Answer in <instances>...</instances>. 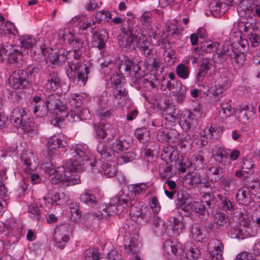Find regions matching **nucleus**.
<instances>
[{
	"label": "nucleus",
	"instance_id": "f257e3e1",
	"mask_svg": "<svg viewBox=\"0 0 260 260\" xmlns=\"http://www.w3.org/2000/svg\"><path fill=\"white\" fill-rule=\"evenodd\" d=\"M70 153L72 157L64 166L51 170L49 180L52 184L62 182L64 186H71L80 182L78 173L84 171V160L88 153L86 145H76L71 148Z\"/></svg>",
	"mask_w": 260,
	"mask_h": 260
},
{
	"label": "nucleus",
	"instance_id": "f03ea898",
	"mask_svg": "<svg viewBox=\"0 0 260 260\" xmlns=\"http://www.w3.org/2000/svg\"><path fill=\"white\" fill-rule=\"evenodd\" d=\"M82 54L81 50H73L68 52L64 49L61 48L53 53H49L48 55L50 62L53 64L60 65L67 60L71 72L77 73L78 80L85 84L88 79V75L90 73L89 67L81 62L70 61L69 57L73 56L76 61H78Z\"/></svg>",
	"mask_w": 260,
	"mask_h": 260
},
{
	"label": "nucleus",
	"instance_id": "7ed1b4c3",
	"mask_svg": "<svg viewBox=\"0 0 260 260\" xmlns=\"http://www.w3.org/2000/svg\"><path fill=\"white\" fill-rule=\"evenodd\" d=\"M132 144L133 140L131 138L121 136L116 139L111 146L108 145H99L97 151L103 158L106 159L110 157L114 152L118 153L119 151L126 150Z\"/></svg>",
	"mask_w": 260,
	"mask_h": 260
},
{
	"label": "nucleus",
	"instance_id": "20e7f679",
	"mask_svg": "<svg viewBox=\"0 0 260 260\" xmlns=\"http://www.w3.org/2000/svg\"><path fill=\"white\" fill-rule=\"evenodd\" d=\"M127 207L129 208L130 215L133 220L139 224L146 223L151 218L150 211L143 203L137 201L136 199L127 198Z\"/></svg>",
	"mask_w": 260,
	"mask_h": 260
},
{
	"label": "nucleus",
	"instance_id": "39448f33",
	"mask_svg": "<svg viewBox=\"0 0 260 260\" xmlns=\"http://www.w3.org/2000/svg\"><path fill=\"white\" fill-rule=\"evenodd\" d=\"M138 26L123 27L120 28L122 35L117 37L118 43L122 49L131 51L134 48L135 43L139 40V32L138 31Z\"/></svg>",
	"mask_w": 260,
	"mask_h": 260
},
{
	"label": "nucleus",
	"instance_id": "423d86ee",
	"mask_svg": "<svg viewBox=\"0 0 260 260\" xmlns=\"http://www.w3.org/2000/svg\"><path fill=\"white\" fill-rule=\"evenodd\" d=\"M127 196L123 195L115 197L111 199L108 205L101 204L99 209L102 217L107 218L121 212L123 209H126L127 207Z\"/></svg>",
	"mask_w": 260,
	"mask_h": 260
},
{
	"label": "nucleus",
	"instance_id": "0eeeda50",
	"mask_svg": "<svg viewBox=\"0 0 260 260\" xmlns=\"http://www.w3.org/2000/svg\"><path fill=\"white\" fill-rule=\"evenodd\" d=\"M142 64V61L123 56L122 59L120 60L118 70L120 72H123L127 77L130 76L132 72L135 74V76H140L143 73L141 70Z\"/></svg>",
	"mask_w": 260,
	"mask_h": 260
},
{
	"label": "nucleus",
	"instance_id": "6e6552de",
	"mask_svg": "<svg viewBox=\"0 0 260 260\" xmlns=\"http://www.w3.org/2000/svg\"><path fill=\"white\" fill-rule=\"evenodd\" d=\"M8 81L9 85L14 89H24L29 84L28 77L24 69L14 70Z\"/></svg>",
	"mask_w": 260,
	"mask_h": 260
},
{
	"label": "nucleus",
	"instance_id": "1a4fd4ad",
	"mask_svg": "<svg viewBox=\"0 0 260 260\" xmlns=\"http://www.w3.org/2000/svg\"><path fill=\"white\" fill-rule=\"evenodd\" d=\"M216 55L221 64L224 63L228 58L232 63L235 62L237 64L242 65L245 61L244 54L231 46L226 49L224 48L223 50L217 52Z\"/></svg>",
	"mask_w": 260,
	"mask_h": 260
},
{
	"label": "nucleus",
	"instance_id": "9d476101",
	"mask_svg": "<svg viewBox=\"0 0 260 260\" xmlns=\"http://www.w3.org/2000/svg\"><path fill=\"white\" fill-rule=\"evenodd\" d=\"M45 101L50 113L58 114L59 113H66L68 111L66 104L63 101L61 95L59 94H51L46 96Z\"/></svg>",
	"mask_w": 260,
	"mask_h": 260
},
{
	"label": "nucleus",
	"instance_id": "9b49d317",
	"mask_svg": "<svg viewBox=\"0 0 260 260\" xmlns=\"http://www.w3.org/2000/svg\"><path fill=\"white\" fill-rule=\"evenodd\" d=\"M68 145L64 138L53 136L48 141L46 153L48 157L52 158L54 155H60L61 152L60 148L66 147Z\"/></svg>",
	"mask_w": 260,
	"mask_h": 260
},
{
	"label": "nucleus",
	"instance_id": "f8f14e48",
	"mask_svg": "<svg viewBox=\"0 0 260 260\" xmlns=\"http://www.w3.org/2000/svg\"><path fill=\"white\" fill-rule=\"evenodd\" d=\"M7 62L10 69H20L25 62L23 53L17 49H12L8 54Z\"/></svg>",
	"mask_w": 260,
	"mask_h": 260
},
{
	"label": "nucleus",
	"instance_id": "ddd939ff",
	"mask_svg": "<svg viewBox=\"0 0 260 260\" xmlns=\"http://www.w3.org/2000/svg\"><path fill=\"white\" fill-rule=\"evenodd\" d=\"M177 208L183 211L186 214L185 216H189L192 213L193 202H192V198L187 193H182L181 194L178 192Z\"/></svg>",
	"mask_w": 260,
	"mask_h": 260
},
{
	"label": "nucleus",
	"instance_id": "4468645a",
	"mask_svg": "<svg viewBox=\"0 0 260 260\" xmlns=\"http://www.w3.org/2000/svg\"><path fill=\"white\" fill-rule=\"evenodd\" d=\"M31 104L34 106L33 113L38 117H44L50 111L46 101L39 96H34Z\"/></svg>",
	"mask_w": 260,
	"mask_h": 260
},
{
	"label": "nucleus",
	"instance_id": "2eb2a0df",
	"mask_svg": "<svg viewBox=\"0 0 260 260\" xmlns=\"http://www.w3.org/2000/svg\"><path fill=\"white\" fill-rule=\"evenodd\" d=\"M94 130L96 139H104L108 137L107 140L109 141L113 139L115 136V129L110 124L95 125Z\"/></svg>",
	"mask_w": 260,
	"mask_h": 260
},
{
	"label": "nucleus",
	"instance_id": "dca6fc26",
	"mask_svg": "<svg viewBox=\"0 0 260 260\" xmlns=\"http://www.w3.org/2000/svg\"><path fill=\"white\" fill-rule=\"evenodd\" d=\"M108 39V33L106 29L95 31L92 34V45L100 50H104L106 47V43Z\"/></svg>",
	"mask_w": 260,
	"mask_h": 260
},
{
	"label": "nucleus",
	"instance_id": "f3484780",
	"mask_svg": "<svg viewBox=\"0 0 260 260\" xmlns=\"http://www.w3.org/2000/svg\"><path fill=\"white\" fill-rule=\"evenodd\" d=\"M224 170L218 165H213L210 166L207 169V175L211 178V181L217 182L223 176Z\"/></svg>",
	"mask_w": 260,
	"mask_h": 260
},
{
	"label": "nucleus",
	"instance_id": "a211bd4d",
	"mask_svg": "<svg viewBox=\"0 0 260 260\" xmlns=\"http://www.w3.org/2000/svg\"><path fill=\"white\" fill-rule=\"evenodd\" d=\"M28 116L24 109L21 107H18L13 110L10 119L17 126H18L20 124L22 123L23 121L27 120Z\"/></svg>",
	"mask_w": 260,
	"mask_h": 260
},
{
	"label": "nucleus",
	"instance_id": "6ab92c4d",
	"mask_svg": "<svg viewBox=\"0 0 260 260\" xmlns=\"http://www.w3.org/2000/svg\"><path fill=\"white\" fill-rule=\"evenodd\" d=\"M136 43L138 48L145 57H148L153 54V46L149 41L141 39L139 36V40Z\"/></svg>",
	"mask_w": 260,
	"mask_h": 260
},
{
	"label": "nucleus",
	"instance_id": "aec40b11",
	"mask_svg": "<svg viewBox=\"0 0 260 260\" xmlns=\"http://www.w3.org/2000/svg\"><path fill=\"white\" fill-rule=\"evenodd\" d=\"M46 86L47 89L53 91H55L61 86L60 79L56 72L53 71L50 73L46 81Z\"/></svg>",
	"mask_w": 260,
	"mask_h": 260
},
{
	"label": "nucleus",
	"instance_id": "412c9836",
	"mask_svg": "<svg viewBox=\"0 0 260 260\" xmlns=\"http://www.w3.org/2000/svg\"><path fill=\"white\" fill-rule=\"evenodd\" d=\"M99 199L91 191L89 190L85 191L80 196L81 201L91 207L96 206L99 202Z\"/></svg>",
	"mask_w": 260,
	"mask_h": 260
},
{
	"label": "nucleus",
	"instance_id": "4be33fe9",
	"mask_svg": "<svg viewBox=\"0 0 260 260\" xmlns=\"http://www.w3.org/2000/svg\"><path fill=\"white\" fill-rule=\"evenodd\" d=\"M182 84L180 80L170 81L169 79L163 78L161 80V89L165 90L168 89L172 93L176 90Z\"/></svg>",
	"mask_w": 260,
	"mask_h": 260
},
{
	"label": "nucleus",
	"instance_id": "5701e85b",
	"mask_svg": "<svg viewBox=\"0 0 260 260\" xmlns=\"http://www.w3.org/2000/svg\"><path fill=\"white\" fill-rule=\"evenodd\" d=\"M213 156L216 162L223 166H226L230 163L228 153L222 148H218L213 154Z\"/></svg>",
	"mask_w": 260,
	"mask_h": 260
},
{
	"label": "nucleus",
	"instance_id": "b1692460",
	"mask_svg": "<svg viewBox=\"0 0 260 260\" xmlns=\"http://www.w3.org/2000/svg\"><path fill=\"white\" fill-rule=\"evenodd\" d=\"M179 243L176 241H172L171 240H167L164 244V249L169 255L173 254L177 255L179 249Z\"/></svg>",
	"mask_w": 260,
	"mask_h": 260
},
{
	"label": "nucleus",
	"instance_id": "393cba45",
	"mask_svg": "<svg viewBox=\"0 0 260 260\" xmlns=\"http://www.w3.org/2000/svg\"><path fill=\"white\" fill-rule=\"evenodd\" d=\"M178 154V151L174 150L173 147H167L161 151V157L165 161L173 162L176 161Z\"/></svg>",
	"mask_w": 260,
	"mask_h": 260
},
{
	"label": "nucleus",
	"instance_id": "a878e982",
	"mask_svg": "<svg viewBox=\"0 0 260 260\" xmlns=\"http://www.w3.org/2000/svg\"><path fill=\"white\" fill-rule=\"evenodd\" d=\"M217 197L220 201V207L223 211L233 212L236 209L235 203L232 202L226 197L219 194L217 195Z\"/></svg>",
	"mask_w": 260,
	"mask_h": 260
},
{
	"label": "nucleus",
	"instance_id": "bb28decb",
	"mask_svg": "<svg viewBox=\"0 0 260 260\" xmlns=\"http://www.w3.org/2000/svg\"><path fill=\"white\" fill-rule=\"evenodd\" d=\"M202 199L201 202L205 204V207L207 206V208L213 211L217 203L215 196L211 192H207L202 196Z\"/></svg>",
	"mask_w": 260,
	"mask_h": 260
},
{
	"label": "nucleus",
	"instance_id": "cd10ccee",
	"mask_svg": "<svg viewBox=\"0 0 260 260\" xmlns=\"http://www.w3.org/2000/svg\"><path fill=\"white\" fill-rule=\"evenodd\" d=\"M201 255V251L196 246H191L187 252L180 255V260H196Z\"/></svg>",
	"mask_w": 260,
	"mask_h": 260
},
{
	"label": "nucleus",
	"instance_id": "c85d7f7f",
	"mask_svg": "<svg viewBox=\"0 0 260 260\" xmlns=\"http://www.w3.org/2000/svg\"><path fill=\"white\" fill-rule=\"evenodd\" d=\"M20 126L24 132L31 134H36L38 133V127L35 123L32 121L30 118L28 116L27 120L23 121L22 124H20Z\"/></svg>",
	"mask_w": 260,
	"mask_h": 260
},
{
	"label": "nucleus",
	"instance_id": "c756f323",
	"mask_svg": "<svg viewBox=\"0 0 260 260\" xmlns=\"http://www.w3.org/2000/svg\"><path fill=\"white\" fill-rule=\"evenodd\" d=\"M223 244L220 240H217V243L214 246V250L210 252V260H222Z\"/></svg>",
	"mask_w": 260,
	"mask_h": 260
},
{
	"label": "nucleus",
	"instance_id": "7c9ffc66",
	"mask_svg": "<svg viewBox=\"0 0 260 260\" xmlns=\"http://www.w3.org/2000/svg\"><path fill=\"white\" fill-rule=\"evenodd\" d=\"M214 221L217 225L222 228H226L230 224L229 217L221 212H217L214 214Z\"/></svg>",
	"mask_w": 260,
	"mask_h": 260
},
{
	"label": "nucleus",
	"instance_id": "2f4dec72",
	"mask_svg": "<svg viewBox=\"0 0 260 260\" xmlns=\"http://www.w3.org/2000/svg\"><path fill=\"white\" fill-rule=\"evenodd\" d=\"M135 137L141 143H145L150 139V132L147 128H137L134 132Z\"/></svg>",
	"mask_w": 260,
	"mask_h": 260
},
{
	"label": "nucleus",
	"instance_id": "473e14b6",
	"mask_svg": "<svg viewBox=\"0 0 260 260\" xmlns=\"http://www.w3.org/2000/svg\"><path fill=\"white\" fill-rule=\"evenodd\" d=\"M20 157L24 164L29 170H33L35 168V166H32V162L34 161V155L31 151L23 152Z\"/></svg>",
	"mask_w": 260,
	"mask_h": 260
},
{
	"label": "nucleus",
	"instance_id": "72a5a7b5",
	"mask_svg": "<svg viewBox=\"0 0 260 260\" xmlns=\"http://www.w3.org/2000/svg\"><path fill=\"white\" fill-rule=\"evenodd\" d=\"M197 115H194L193 112L188 111V114L184 119V123L187 129H194L198 125V120Z\"/></svg>",
	"mask_w": 260,
	"mask_h": 260
},
{
	"label": "nucleus",
	"instance_id": "f704fd0d",
	"mask_svg": "<svg viewBox=\"0 0 260 260\" xmlns=\"http://www.w3.org/2000/svg\"><path fill=\"white\" fill-rule=\"evenodd\" d=\"M112 87L113 88L112 94L115 99L119 100L127 96V91L126 90L124 84L112 86Z\"/></svg>",
	"mask_w": 260,
	"mask_h": 260
},
{
	"label": "nucleus",
	"instance_id": "c9c22d12",
	"mask_svg": "<svg viewBox=\"0 0 260 260\" xmlns=\"http://www.w3.org/2000/svg\"><path fill=\"white\" fill-rule=\"evenodd\" d=\"M176 162H178L179 168L178 170L182 173L187 172V170L189 168L191 163L188 158L183 157L182 155L178 154L176 158Z\"/></svg>",
	"mask_w": 260,
	"mask_h": 260
},
{
	"label": "nucleus",
	"instance_id": "e433bc0d",
	"mask_svg": "<svg viewBox=\"0 0 260 260\" xmlns=\"http://www.w3.org/2000/svg\"><path fill=\"white\" fill-rule=\"evenodd\" d=\"M102 171L108 177H114L116 174L117 168L112 162L103 163L102 167Z\"/></svg>",
	"mask_w": 260,
	"mask_h": 260
},
{
	"label": "nucleus",
	"instance_id": "4c0bfd02",
	"mask_svg": "<svg viewBox=\"0 0 260 260\" xmlns=\"http://www.w3.org/2000/svg\"><path fill=\"white\" fill-rule=\"evenodd\" d=\"M68 43L72 47L73 50H81L83 48L84 41L80 38L72 36L68 39Z\"/></svg>",
	"mask_w": 260,
	"mask_h": 260
},
{
	"label": "nucleus",
	"instance_id": "58836bf2",
	"mask_svg": "<svg viewBox=\"0 0 260 260\" xmlns=\"http://www.w3.org/2000/svg\"><path fill=\"white\" fill-rule=\"evenodd\" d=\"M126 252L130 255L137 254L139 251L138 241L135 239H131L128 244H124Z\"/></svg>",
	"mask_w": 260,
	"mask_h": 260
},
{
	"label": "nucleus",
	"instance_id": "ea45409f",
	"mask_svg": "<svg viewBox=\"0 0 260 260\" xmlns=\"http://www.w3.org/2000/svg\"><path fill=\"white\" fill-rule=\"evenodd\" d=\"M73 229V226L72 224L66 223L57 227L55 233H59L62 236L67 237L70 239V235L72 234Z\"/></svg>",
	"mask_w": 260,
	"mask_h": 260
},
{
	"label": "nucleus",
	"instance_id": "a19ab883",
	"mask_svg": "<svg viewBox=\"0 0 260 260\" xmlns=\"http://www.w3.org/2000/svg\"><path fill=\"white\" fill-rule=\"evenodd\" d=\"M136 156V153L133 151H128L122 153L120 155L117 157L118 161L120 164L127 163L135 159Z\"/></svg>",
	"mask_w": 260,
	"mask_h": 260
},
{
	"label": "nucleus",
	"instance_id": "79ce46f5",
	"mask_svg": "<svg viewBox=\"0 0 260 260\" xmlns=\"http://www.w3.org/2000/svg\"><path fill=\"white\" fill-rule=\"evenodd\" d=\"M191 233L192 238L195 241L203 242L206 239L205 235L201 231V227L198 224H193L191 227Z\"/></svg>",
	"mask_w": 260,
	"mask_h": 260
},
{
	"label": "nucleus",
	"instance_id": "37998d69",
	"mask_svg": "<svg viewBox=\"0 0 260 260\" xmlns=\"http://www.w3.org/2000/svg\"><path fill=\"white\" fill-rule=\"evenodd\" d=\"M172 162L164 161L161 164V175L162 178L170 179L173 176Z\"/></svg>",
	"mask_w": 260,
	"mask_h": 260
},
{
	"label": "nucleus",
	"instance_id": "c03bdc74",
	"mask_svg": "<svg viewBox=\"0 0 260 260\" xmlns=\"http://www.w3.org/2000/svg\"><path fill=\"white\" fill-rule=\"evenodd\" d=\"M186 87L183 84L174 92L173 95L176 97V100L178 103H182L185 100L186 95Z\"/></svg>",
	"mask_w": 260,
	"mask_h": 260
},
{
	"label": "nucleus",
	"instance_id": "a18cd8bd",
	"mask_svg": "<svg viewBox=\"0 0 260 260\" xmlns=\"http://www.w3.org/2000/svg\"><path fill=\"white\" fill-rule=\"evenodd\" d=\"M69 120H75V118L76 117L77 118H79L81 119H88L90 115L89 112L88 110L84 109L81 111L80 114L77 112V115L75 113H73V112L71 111L70 113L68 112V114L65 115Z\"/></svg>",
	"mask_w": 260,
	"mask_h": 260
},
{
	"label": "nucleus",
	"instance_id": "49530a36",
	"mask_svg": "<svg viewBox=\"0 0 260 260\" xmlns=\"http://www.w3.org/2000/svg\"><path fill=\"white\" fill-rule=\"evenodd\" d=\"M143 73H142L140 76L136 75L134 79V81H133L134 86L139 90L147 88V79H145L143 77Z\"/></svg>",
	"mask_w": 260,
	"mask_h": 260
},
{
	"label": "nucleus",
	"instance_id": "de8ad7c7",
	"mask_svg": "<svg viewBox=\"0 0 260 260\" xmlns=\"http://www.w3.org/2000/svg\"><path fill=\"white\" fill-rule=\"evenodd\" d=\"M69 104L73 108H80L82 104L83 97L79 94H72L69 99Z\"/></svg>",
	"mask_w": 260,
	"mask_h": 260
},
{
	"label": "nucleus",
	"instance_id": "09e8293b",
	"mask_svg": "<svg viewBox=\"0 0 260 260\" xmlns=\"http://www.w3.org/2000/svg\"><path fill=\"white\" fill-rule=\"evenodd\" d=\"M68 197L64 192H56L51 199V204L54 205L65 203L68 200Z\"/></svg>",
	"mask_w": 260,
	"mask_h": 260
},
{
	"label": "nucleus",
	"instance_id": "8fccbe9b",
	"mask_svg": "<svg viewBox=\"0 0 260 260\" xmlns=\"http://www.w3.org/2000/svg\"><path fill=\"white\" fill-rule=\"evenodd\" d=\"M54 239L55 241L56 246L60 249L64 247L66 244L70 240L67 237L62 236L59 233H54Z\"/></svg>",
	"mask_w": 260,
	"mask_h": 260
},
{
	"label": "nucleus",
	"instance_id": "3c124183",
	"mask_svg": "<svg viewBox=\"0 0 260 260\" xmlns=\"http://www.w3.org/2000/svg\"><path fill=\"white\" fill-rule=\"evenodd\" d=\"M229 234L231 237L234 239H244L245 237L243 229L238 225L231 228Z\"/></svg>",
	"mask_w": 260,
	"mask_h": 260
},
{
	"label": "nucleus",
	"instance_id": "603ef678",
	"mask_svg": "<svg viewBox=\"0 0 260 260\" xmlns=\"http://www.w3.org/2000/svg\"><path fill=\"white\" fill-rule=\"evenodd\" d=\"M124 72H116L115 74H114L110 78V81L111 84L113 85L112 86H117L119 85H123L122 82V79L124 78Z\"/></svg>",
	"mask_w": 260,
	"mask_h": 260
},
{
	"label": "nucleus",
	"instance_id": "864d4df0",
	"mask_svg": "<svg viewBox=\"0 0 260 260\" xmlns=\"http://www.w3.org/2000/svg\"><path fill=\"white\" fill-rule=\"evenodd\" d=\"M70 209L72 217L74 220L79 219L81 216L80 211L79 203H72L70 205Z\"/></svg>",
	"mask_w": 260,
	"mask_h": 260
},
{
	"label": "nucleus",
	"instance_id": "5fc2aeb1",
	"mask_svg": "<svg viewBox=\"0 0 260 260\" xmlns=\"http://www.w3.org/2000/svg\"><path fill=\"white\" fill-rule=\"evenodd\" d=\"M177 75L182 79H186L189 77V69L183 64H179L176 69Z\"/></svg>",
	"mask_w": 260,
	"mask_h": 260
},
{
	"label": "nucleus",
	"instance_id": "6e6d98bb",
	"mask_svg": "<svg viewBox=\"0 0 260 260\" xmlns=\"http://www.w3.org/2000/svg\"><path fill=\"white\" fill-rule=\"evenodd\" d=\"M133 192L136 197L137 195L143 194L148 188L146 183H141L132 185Z\"/></svg>",
	"mask_w": 260,
	"mask_h": 260
},
{
	"label": "nucleus",
	"instance_id": "4d7b16f0",
	"mask_svg": "<svg viewBox=\"0 0 260 260\" xmlns=\"http://www.w3.org/2000/svg\"><path fill=\"white\" fill-rule=\"evenodd\" d=\"M236 197L237 200L242 201L243 204L249 202L250 198L249 191L248 189H239L236 194Z\"/></svg>",
	"mask_w": 260,
	"mask_h": 260
},
{
	"label": "nucleus",
	"instance_id": "13d9d810",
	"mask_svg": "<svg viewBox=\"0 0 260 260\" xmlns=\"http://www.w3.org/2000/svg\"><path fill=\"white\" fill-rule=\"evenodd\" d=\"M192 208V212H194L199 215H204L206 212L208 213V211L207 210V207H205V204H203L201 202H193Z\"/></svg>",
	"mask_w": 260,
	"mask_h": 260
},
{
	"label": "nucleus",
	"instance_id": "bf43d9fd",
	"mask_svg": "<svg viewBox=\"0 0 260 260\" xmlns=\"http://www.w3.org/2000/svg\"><path fill=\"white\" fill-rule=\"evenodd\" d=\"M101 258L99 252L95 249H88L85 252V260H99Z\"/></svg>",
	"mask_w": 260,
	"mask_h": 260
},
{
	"label": "nucleus",
	"instance_id": "052dcab7",
	"mask_svg": "<svg viewBox=\"0 0 260 260\" xmlns=\"http://www.w3.org/2000/svg\"><path fill=\"white\" fill-rule=\"evenodd\" d=\"M20 44L21 48L24 49L31 48L35 45V40L29 36L24 37L20 39Z\"/></svg>",
	"mask_w": 260,
	"mask_h": 260
},
{
	"label": "nucleus",
	"instance_id": "680f3d73",
	"mask_svg": "<svg viewBox=\"0 0 260 260\" xmlns=\"http://www.w3.org/2000/svg\"><path fill=\"white\" fill-rule=\"evenodd\" d=\"M166 114L170 116L174 120L178 119V115L179 114V110L178 108H176L175 105H168L164 110Z\"/></svg>",
	"mask_w": 260,
	"mask_h": 260
},
{
	"label": "nucleus",
	"instance_id": "e2e57ef3",
	"mask_svg": "<svg viewBox=\"0 0 260 260\" xmlns=\"http://www.w3.org/2000/svg\"><path fill=\"white\" fill-rule=\"evenodd\" d=\"M148 62L149 64L155 71H158L160 69V72L162 71V63L160 61L159 58L148 57Z\"/></svg>",
	"mask_w": 260,
	"mask_h": 260
},
{
	"label": "nucleus",
	"instance_id": "0e129e2a",
	"mask_svg": "<svg viewBox=\"0 0 260 260\" xmlns=\"http://www.w3.org/2000/svg\"><path fill=\"white\" fill-rule=\"evenodd\" d=\"M173 221L172 230L174 234L179 235L184 228V225L183 222L176 217H174Z\"/></svg>",
	"mask_w": 260,
	"mask_h": 260
},
{
	"label": "nucleus",
	"instance_id": "69168bd1",
	"mask_svg": "<svg viewBox=\"0 0 260 260\" xmlns=\"http://www.w3.org/2000/svg\"><path fill=\"white\" fill-rule=\"evenodd\" d=\"M220 180V184L225 189H229L231 185H235V180L233 177L226 176L222 177Z\"/></svg>",
	"mask_w": 260,
	"mask_h": 260
},
{
	"label": "nucleus",
	"instance_id": "338daca9",
	"mask_svg": "<svg viewBox=\"0 0 260 260\" xmlns=\"http://www.w3.org/2000/svg\"><path fill=\"white\" fill-rule=\"evenodd\" d=\"M168 143H175L180 138V134L174 128L168 129Z\"/></svg>",
	"mask_w": 260,
	"mask_h": 260
},
{
	"label": "nucleus",
	"instance_id": "774afa93",
	"mask_svg": "<svg viewBox=\"0 0 260 260\" xmlns=\"http://www.w3.org/2000/svg\"><path fill=\"white\" fill-rule=\"evenodd\" d=\"M211 66L212 64L210 59L207 58H204L202 61L199 70L208 73Z\"/></svg>",
	"mask_w": 260,
	"mask_h": 260
}]
</instances>
